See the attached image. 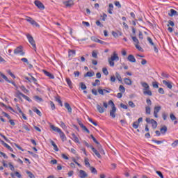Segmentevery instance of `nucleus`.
Wrapping results in <instances>:
<instances>
[{
  "mask_svg": "<svg viewBox=\"0 0 178 178\" xmlns=\"http://www.w3.org/2000/svg\"><path fill=\"white\" fill-rule=\"evenodd\" d=\"M92 152H94V154L96 155V156H97V158H99V159L102 158L101 154H105L104 149H102V147H101V145H99V152L94 147H92Z\"/></svg>",
  "mask_w": 178,
  "mask_h": 178,
  "instance_id": "2",
  "label": "nucleus"
},
{
  "mask_svg": "<svg viewBox=\"0 0 178 178\" xmlns=\"http://www.w3.org/2000/svg\"><path fill=\"white\" fill-rule=\"evenodd\" d=\"M139 125H140V123L136 121L133 123L132 126H133L134 129H138Z\"/></svg>",
  "mask_w": 178,
  "mask_h": 178,
  "instance_id": "48",
  "label": "nucleus"
},
{
  "mask_svg": "<svg viewBox=\"0 0 178 178\" xmlns=\"http://www.w3.org/2000/svg\"><path fill=\"white\" fill-rule=\"evenodd\" d=\"M156 173L161 178H164L163 177V174H162V172L161 171H156Z\"/></svg>",
  "mask_w": 178,
  "mask_h": 178,
  "instance_id": "64",
  "label": "nucleus"
},
{
  "mask_svg": "<svg viewBox=\"0 0 178 178\" xmlns=\"http://www.w3.org/2000/svg\"><path fill=\"white\" fill-rule=\"evenodd\" d=\"M2 115H3V116H5V118H7V119H10V115H9V114L5 113V111L2 112Z\"/></svg>",
  "mask_w": 178,
  "mask_h": 178,
  "instance_id": "63",
  "label": "nucleus"
},
{
  "mask_svg": "<svg viewBox=\"0 0 178 178\" xmlns=\"http://www.w3.org/2000/svg\"><path fill=\"white\" fill-rule=\"evenodd\" d=\"M145 113L146 115H151V107L149 106L145 107Z\"/></svg>",
  "mask_w": 178,
  "mask_h": 178,
  "instance_id": "36",
  "label": "nucleus"
},
{
  "mask_svg": "<svg viewBox=\"0 0 178 178\" xmlns=\"http://www.w3.org/2000/svg\"><path fill=\"white\" fill-rule=\"evenodd\" d=\"M56 101L58 102V104L60 105V106H63V104L62 103V100H60V97H56Z\"/></svg>",
  "mask_w": 178,
  "mask_h": 178,
  "instance_id": "46",
  "label": "nucleus"
},
{
  "mask_svg": "<svg viewBox=\"0 0 178 178\" xmlns=\"http://www.w3.org/2000/svg\"><path fill=\"white\" fill-rule=\"evenodd\" d=\"M68 55L69 56H74L76 55V50H69Z\"/></svg>",
  "mask_w": 178,
  "mask_h": 178,
  "instance_id": "42",
  "label": "nucleus"
},
{
  "mask_svg": "<svg viewBox=\"0 0 178 178\" xmlns=\"http://www.w3.org/2000/svg\"><path fill=\"white\" fill-rule=\"evenodd\" d=\"M87 176H88V175H87V172H86V171L81 170L79 171V177L81 178H86L87 177Z\"/></svg>",
  "mask_w": 178,
  "mask_h": 178,
  "instance_id": "19",
  "label": "nucleus"
},
{
  "mask_svg": "<svg viewBox=\"0 0 178 178\" xmlns=\"http://www.w3.org/2000/svg\"><path fill=\"white\" fill-rule=\"evenodd\" d=\"M0 143H1L2 145H3V147L7 148V149H8V151H10V152H13V149L9 145H8L6 143H5V141L1 140Z\"/></svg>",
  "mask_w": 178,
  "mask_h": 178,
  "instance_id": "10",
  "label": "nucleus"
},
{
  "mask_svg": "<svg viewBox=\"0 0 178 178\" xmlns=\"http://www.w3.org/2000/svg\"><path fill=\"white\" fill-rule=\"evenodd\" d=\"M146 103L147 104L148 106H151V105H152V101H151V99L149 98L146 99Z\"/></svg>",
  "mask_w": 178,
  "mask_h": 178,
  "instance_id": "55",
  "label": "nucleus"
},
{
  "mask_svg": "<svg viewBox=\"0 0 178 178\" xmlns=\"http://www.w3.org/2000/svg\"><path fill=\"white\" fill-rule=\"evenodd\" d=\"M177 11H176V10L174 9H171L170 10V13H168V16H170V17H173V16H177Z\"/></svg>",
  "mask_w": 178,
  "mask_h": 178,
  "instance_id": "15",
  "label": "nucleus"
},
{
  "mask_svg": "<svg viewBox=\"0 0 178 178\" xmlns=\"http://www.w3.org/2000/svg\"><path fill=\"white\" fill-rule=\"evenodd\" d=\"M83 144L84 145H86V147H87L88 148H94V146L88 144V143H87V141H83Z\"/></svg>",
  "mask_w": 178,
  "mask_h": 178,
  "instance_id": "52",
  "label": "nucleus"
},
{
  "mask_svg": "<svg viewBox=\"0 0 178 178\" xmlns=\"http://www.w3.org/2000/svg\"><path fill=\"white\" fill-rule=\"evenodd\" d=\"M143 94L144 95H149L151 97L152 95V92L149 89H147L143 91Z\"/></svg>",
  "mask_w": 178,
  "mask_h": 178,
  "instance_id": "33",
  "label": "nucleus"
},
{
  "mask_svg": "<svg viewBox=\"0 0 178 178\" xmlns=\"http://www.w3.org/2000/svg\"><path fill=\"white\" fill-rule=\"evenodd\" d=\"M90 138H92V140H93L94 143L95 144H97V145H99V142L97 140V139L95 138V137H94V135H90Z\"/></svg>",
  "mask_w": 178,
  "mask_h": 178,
  "instance_id": "44",
  "label": "nucleus"
},
{
  "mask_svg": "<svg viewBox=\"0 0 178 178\" xmlns=\"http://www.w3.org/2000/svg\"><path fill=\"white\" fill-rule=\"evenodd\" d=\"M34 99L37 101V102H42L43 99L42 98L38 97V96H35L33 97Z\"/></svg>",
  "mask_w": 178,
  "mask_h": 178,
  "instance_id": "45",
  "label": "nucleus"
},
{
  "mask_svg": "<svg viewBox=\"0 0 178 178\" xmlns=\"http://www.w3.org/2000/svg\"><path fill=\"white\" fill-rule=\"evenodd\" d=\"M129 105L131 106V108H136V104H134V102L132 101L129 102Z\"/></svg>",
  "mask_w": 178,
  "mask_h": 178,
  "instance_id": "62",
  "label": "nucleus"
},
{
  "mask_svg": "<svg viewBox=\"0 0 178 178\" xmlns=\"http://www.w3.org/2000/svg\"><path fill=\"white\" fill-rule=\"evenodd\" d=\"M101 85V81H99V79H96L95 81V83H92V86H93V87H97V86H100Z\"/></svg>",
  "mask_w": 178,
  "mask_h": 178,
  "instance_id": "35",
  "label": "nucleus"
},
{
  "mask_svg": "<svg viewBox=\"0 0 178 178\" xmlns=\"http://www.w3.org/2000/svg\"><path fill=\"white\" fill-rule=\"evenodd\" d=\"M102 72L105 76H108V74H109V72H108V69L106 67H103Z\"/></svg>",
  "mask_w": 178,
  "mask_h": 178,
  "instance_id": "49",
  "label": "nucleus"
},
{
  "mask_svg": "<svg viewBox=\"0 0 178 178\" xmlns=\"http://www.w3.org/2000/svg\"><path fill=\"white\" fill-rule=\"evenodd\" d=\"M114 5L115 6H117V8H118L119 9H120V8H122V5L120 4V2H119V1H115Z\"/></svg>",
  "mask_w": 178,
  "mask_h": 178,
  "instance_id": "54",
  "label": "nucleus"
},
{
  "mask_svg": "<svg viewBox=\"0 0 178 178\" xmlns=\"http://www.w3.org/2000/svg\"><path fill=\"white\" fill-rule=\"evenodd\" d=\"M160 131L161 134H165L166 132L168 131V127L166 126H163L160 129Z\"/></svg>",
  "mask_w": 178,
  "mask_h": 178,
  "instance_id": "27",
  "label": "nucleus"
},
{
  "mask_svg": "<svg viewBox=\"0 0 178 178\" xmlns=\"http://www.w3.org/2000/svg\"><path fill=\"white\" fill-rule=\"evenodd\" d=\"M131 39L134 42V44L136 48V49H138V51H143V48L139 45L140 44V41L138 40V39L137 38V37L136 36H132L131 35Z\"/></svg>",
  "mask_w": 178,
  "mask_h": 178,
  "instance_id": "3",
  "label": "nucleus"
},
{
  "mask_svg": "<svg viewBox=\"0 0 178 178\" xmlns=\"http://www.w3.org/2000/svg\"><path fill=\"white\" fill-rule=\"evenodd\" d=\"M67 84L69 86L70 88H73V83L70 78H66Z\"/></svg>",
  "mask_w": 178,
  "mask_h": 178,
  "instance_id": "31",
  "label": "nucleus"
},
{
  "mask_svg": "<svg viewBox=\"0 0 178 178\" xmlns=\"http://www.w3.org/2000/svg\"><path fill=\"white\" fill-rule=\"evenodd\" d=\"M63 5L67 8H70V6H73L74 5V2L73 0H68L67 1H64Z\"/></svg>",
  "mask_w": 178,
  "mask_h": 178,
  "instance_id": "11",
  "label": "nucleus"
},
{
  "mask_svg": "<svg viewBox=\"0 0 178 178\" xmlns=\"http://www.w3.org/2000/svg\"><path fill=\"white\" fill-rule=\"evenodd\" d=\"M113 11V3H109L108 4V12L110 15H112Z\"/></svg>",
  "mask_w": 178,
  "mask_h": 178,
  "instance_id": "29",
  "label": "nucleus"
},
{
  "mask_svg": "<svg viewBox=\"0 0 178 178\" xmlns=\"http://www.w3.org/2000/svg\"><path fill=\"white\" fill-rule=\"evenodd\" d=\"M91 40L92 41H94L95 42H99V39H98L97 37L95 36H92L91 37Z\"/></svg>",
  "mask_w": 178,
  "mask_h": 178,
  "instance_id": "57",
  "label": "nucleus"
},
{
  "mask_svg": "<svg viewBox=\"0 0 178 178\" xmlns=\"http://www.w3.org/2000/svg\"><path fill=\"white\" fill-rule=\"evenodd\" d=\"M170 118L171 119V120H176V119H177V118H176L175 115H173V113H170Z\"/></svg>",
  "mask_w": 178,
  "mask_h": 178,
  "instance_id": "60",
  "label": "nucleus"
},
{
  "mask_svg": "<svg viewBox=\"0 0 178 178\" xmlns=\"http://www.w3.org/2000/svg\"><path fill=\"white\" fill-rule=\"evenodd\" d=\"M82 128V129L83 130V131H86V133H88V134H90V130H88L87 129V127H86L85 125H81V127Z\"/></svg>",
  "mask_w": 178,
  "mask_h": 178,
  "instance_id": "51",
  "label": "nucleus"
},
{
  "mask_svg": "<svg viewBox=\"0 0 178 178\" xmlns=\"http://www.w3.org/2000/svg\"><path fill=\"white\" fill-rule=\"evenodd\" d=\"M80 86H81V90H87V86H86V84H84V83L81 82Z\"/></svg>",
  "mask_w": 178,
  "mask_h": 178,
  "instance_id": "53",
  "label": "nucleus"
},
{
  "mask_svg": "<svg viewBox=\"0 0 178 178\" xmlns=\"http://www.w3.org/2000/svg\"><path fill=\"white\" fill-rule=\"evenodd\" d=\"M96 108L99 113H104L105 112V108L99 104H97Z\"/></svg>",
  "mask_w": 178,
  "mask_h": 178,
  "instance_id": "20",
  "label": "nucleus"
},
{
  "mask_svg": "<svg viewBox=\"0 0 178 178\" xmlns=\"http://www.w3.org/2000/svg\"><path fill=\"white\" fill-rule=\"evenodd\" d=\"M118 60H119V56H118L116 51H114L111 57L108 58V63L110 66L113 67V66H115V62H118Z\"/></svg>",
  "mask_w": 178,
  "mask_h": 178,
  "instance_id": "1",
  "label": "nucleus"
},
{
  "mask_svg": "<svg viewBox=\"0 0 178 178\" xmlns=\"http://www.w3.org/2000/svg\"><path fill=\"white\" fill-rule=\"evenodd\" d=\"M60 138H61L62 141H66V135H65V133L61 131V132L59 133Z\"/></svg>",
  "mask_w": 178,
  "mask_h": 178,
  "instance_id": "28",
  "label": "nucleus"
},
{
  "mask_svg": "<svg viewBox=\"0 0 178 178\" xmlns=\"http://www.w3.org/2000/svg\"><path fill=\"white\" fill-rule=\"evenodd\" d=\"M95 76V73L92 72H88L86 74H84V77H92Z\"/></svg>",
  "mask_w": 178,
  "mask_h": 178,
  "instance_id": "26",
  "label": "nucleus"
},
{
  "mask_svg": "<svg viewBox=\"0 0 178 178\" xmlns=\"http://www.w3.org/2000/svg\"><path fill=\"white\" fill-rule=\"evenodd\" d=\"M115 77L117 80H118V81H120V83H123V79H122V76H120V74H119V72L115 73Z\"/></svg>",
  "mask_w": 178,
  "mask_h": 178,
  "instance_id": "30",
  "label": "nucleus"
},
{
  "mask_svg": "<svg viewBox=\"0 0 178 178\" xmlns=\"http://www.w3.org/2000/svg\"><path fill=\"white\" fill-rule=\"evenodd\" d=\"M140 84L142 87H143V91L149 90V85H148V83H147L146 82H140Z\"/></svg>",
  "mask_w": 178,
  "mask_h": 178,
  "instance_id": "18",
  "label": "nucleus"
},
{
  "mask_svg": "<svg viewBox=\"0 0 178 178\" xmlns=\"http://www.w3.org/2000/svg\"><path fill=\"white\" fill-rule=\"evenodd\" d=\"M25 20L26 22H28V23H30L32 26H33L35 27H40V24H38V23H37V22H35L34 19H33V18H31L30 17H26Z\"/></svg>",
  "mask_w": 178,
  "mask_h": 178,
  "instance_id": "5",
  "label": "nucleus"
},
{
  "mask_svg": "<svg viewBox=\"0 0 178 178\" xmlns=\"http://www.w3.org/2000/svg\"><path fill=\"white\" fill-rule=\"evenodd\" d=\"M23 95H24V94L22 93V92H20V90L17 91V92H16L17 98H19L20 99H21L20 97H23Z\"/></svg>",
  "mask_w": 178,
  "mask_h": 178,
  "instance_id": "41",
  "label": "nucleus"
},
{
  "mask_svg": "<svg viewBox=\"0 0 178 178\" xmlns=\"http://www.w3.org/2000/svg\"><path fill=\"white\" fill-rule=\"evenodd\" d=\"M119 91H120V92H122V94H124L126 88H124V86H123V85H120L119 86Z\"/></svg>",
  "mask_w": 178,
  "mask_h": 178,
  "instance_id": "37",
  "label": "nucleus"
},
{
  "mask_svg": "<svg viewBox=\"0 0 178 178\" xmlns=\"http://www.w3.org/2000/svg\"><path fill=\"white\" fill-rule=\"evenodd\" d=\"M163 84H164V86H166V87H168V88H170V90H172L173 87L172 86V82L166 81L165 80L163 81Z\"/></svg>",
  "mask_w": 178,
  "mask_h": 178,
  "instance_id": "17",
  "label": "nucleus"
},
{
  "mask_svg": "<svg viewBox=\"0 0 178 178\" xmlns=\"http://www.w3.org/2000/svg\"><path fill=\"white\" fill-rule=\"evenodd\" d=\"M19 88H20V90H22V91H23V92H24L25 94H27V92H29V90H27L24 86H20Z\"/></svg>",
  "mask_w": 178,
  "mask_h": 178,
  "instance_id": "43",
  "label": "nucleus"
},
{
  "mask_svg": "<svg viewBox=\"0 0 178 178\" xmlns=\"http://www.w3.org/2000/svg\"><path fill=\"white\" fill-rule=\"evenodd\" d=\"M50 106L52 111H55V104H54V102H50Z\"/></svg>",
  "mask_w": 178,
  "mask_h": 178,
  "instance_id": "61",
  "label": "nucleus"
},
{
  "mask_svg": "<svg viewBox=\"0 0 178 178\" xmlns=\"http://www.w3.org/2000/svg\"><path fill=\"white\" fill-rule=\"evenodd\" d=\"M22 97L26 101H28V102H31V99L27 95H24Z\"/></svg>",
  "mask_w": 178,
  "mask_h": 178,
  "instance_id": "59",
  "label": "nucleus"
},
{
  "mask_svg": "<svg viewBox=\"0 0 178 178\" xmlns=\"http://www.w3.org/2000/svg\"><path fill=\"white\" fill-rule=\"evenodd\" d=\"M50 127L51 129H53L54 131H56V133L60 134L62 131V129L58 127H56L55 125H51Z\"/></svg>",
  "mask_w": 178,
  "mask_h": 178,
  "instance_id": "16",
  "label": "nucleus"
},
{
  "mask_svg": "<svg viewBox=\"0 0 178 178\" xmlns=\"http://www.w3.org/2000/svg\"><path fill=\"white\" fill-rule=\"evenodd\" d=\"M26 175H28L29 177L30 178H35V177L34 176V174L29 170L26 171Z\"/></svg>",
  "mask_w": 178,
  "mask_h": 178,
  "instance_id": "40",
  "label": "nucleus"
},
{
  "mask_svg": "<svg viewBox=\"0 0 178 178\" xmlns=\"http://www.w3.org/2000/svg\"><path fill=\"white\" fill-rule=\"evenodd\" d=\"M65 108L68 111V113H72V107L70 106V104L69 103L65 102L64 104Z\"/></svg>",
  "mask_w": 178,
  "mask_h": 178,
  "instance_id": "23",
  "label": "nucleus"
},
{
  "mask_svg": "<svg viewBox=\"0 0 178 178\" xmlns=\"http://www.w3.org/2000/svg\"><path fill=\"white\" fill-rule=\"evenodd\" d=\"M72 136L73 141H74V143L80 144V140H79V138L77 137V136H76L75 134H72Z\"/></svg>",
  "mask_w": 178,
  "mask_h": 178,
  "instance_id": "24",
  "label": "nucleus"
},
{
  "mask_svg": "<svg viewBox=\"0 0 178 178\" xmlns=\"http://www.w3.org/2000/svg\"><path fill=\"white\" fill-rule=\"evenodd\" d=\"M0 76L6 81H8V83H11V84H13V86H14L15 87H16V83L15 82H11L10 81H9V79H8V76H6L5 74H2V72H0Z\"/></svg>",
  "mask_w": 178,
  "mask_h": 178,
  "instance_id": "12",
  "label": "nucleus"
},
{
  "mask_svg": "<svg viewBox=\"0 0 178 178\" xmlns=\"http://www.w3.org/2000/svg\"><path fill=\"white\" fill-rule=\"evenodd\" d=\"M22 127H23V129L26 130V131H30V130H31L30 125H27V124H26L24 123L22 124Z\"/></svg>",
  "mask_w": 178,
  "mask_h": 178,
  "instance_id": "38",
  "label": "nucleus"
},
{
  "mask_svg": "<svg viewBox=\"0 0 178 178\" xmlns=\"http://www.w3.org/2000/svg\"><path fill=\"white\" fill-rule=\"evenodd\" d=\"M14 54L15 55H21V56H24V52L23 51V47L22 46L17 47L14 50Z\"/></svg>",
  "mask_w": 178,
  "mask_h": 178,
  "instance_id": "6",
  "label": "nucleus"
},
{
  "mask_svg": "<svg viewBox=\"0 0 178 178\" xmlns=\"http://www.w3.org/2000/svg\"><path fill=\"white\" fill-rule=\"evenodd\" d=\"M146 122L147 123H150L153 129H156V127H158V122H156V121H155V120L154 119L147 118H146Z\"/></svg>",
  "mask_w": 178,
  "mask_h": 178,
  "instance_id": "7",
  "label": "nucleus"
},
{
  "mask_svg": "<svg viewBox=\"0 0 178 178\" xmlns=\"http://www.w3.org/2000/svg\"><path fill=\"white\" fill-rule=\"evenodd\" d=\"M50 143L51 145L54 147V151H57V152L59 151V148H58V145H56V144L54 140H51Z\"/></svg>",
  "mask_w": 178,
  "mask_h": 178,
  "instance_id": "32",
  "label": "nucleus"
},
{
  "mask_svg": "<svg viewBox=\"0 0 178 178\" xmlns=\"http://www.w3.org/2000/svg\"><path fill=\"white\" fill-rule=\"evenodd\" d=\"M127 59L129 62H131L132 63H136V58L132 54L129 55Z\"/></svg>",
  "mask_w": 178,
  "mask_h": 178,
  "instance_id": "21",
  "label": "nucleus"
},
{
  "mask_svg": "<svg viewBox=\"0 0 178 178\" xmlns=\"http://www.w3.org/2000/svg\"><path fill=\"white\" fill-rule=\"evenodd\" d=\"M178 145V140H175L172 144L171 146L172 148H176V147Z\"/></svg>",
  "mask_w": 178,
  "mask_h": 178,
  "instance_id": "50",
  "label": "nucleus"
},
{
  "mask_svg": "<svg viewBox=\"0 0 178 178\" xmlns=\"http://www.w3.org/2000/svg\"><path fill=\"white\" fill-rule=\"evenodd\" d=\"M33 111L35 112V113H37V115H38V116H41V111H40V110H38V108H35L33 109Z\"/></svg>",
  "mask_w": 178,
  "mask_h": 178,
  "instance_id": "47",
  "label": "nucleus"
},
{
  "mask_svg": "<svg viewBox=\"0 0 178 178\" xmlns=\"http://www.w3.org/2000/svg\"><path fill=\"white\" fill-rule=\"evenodd\" d=\"M43 73L44 74H45V76H47L48 78L54 79H55V76H54V74H51L49 72L43 70Z\"/></svg>",
  "mask_w": 178,
  "mask_h": 178,
  "instance_id": "14",
  "label": "nucleus"
},
{
  "mask_svg": "<svg viewBox=\"0 0 178 178\" xmlns=\"http://www.w3.org/2000/svg\"><path fill=\"white\" fill-rule=\"evenodd\" d=\"M161 109H162V107L161 106H154V118H158V113H159Z\"/></svg>",
  "mask_w": 178,
  "mask_h": 178,
  "instance_id": "9",
  "label": "nucleus"
},
{
  "mask_svg": "<svg viewBox=\"0 0 178 178\" xmlns=\"http://www.w3.org/2000/svg\"><path fill=\"white\" fill-rule=\"evenodd\" d=\"M97 91H98L99 94H100V95H104V89L99 88Z\"/></svg>",
  "mask_w": 178,
  "mask_h": 178,
  "instance_id": "56",
  "label": "nucleus"
},
{
  "mask_svg": "<svg viewBox=\"0 0 178 178\" xmlns=\"http://www.w3.org/2000/svg\"><path fill=\"white\" fill-rule=\"evenodd\" d=\"M85 165L87 166V168H90L91 165L90 164V161L88 160V158L86 157L84 159Z\"/></svg>",
  "mask_w": 178,
  "mask_h": 178,
  "instance_id": "34",
  "label": "nucleus"
},
{
  "mask_svg": "<svg viewBox=\"0 0 178 178\" xmlns=\"http://www.w3.org/2000/svg\"><path fill=\"white\" fill-rule=\"evenodd\" d=\"M147 41L150 44V45H155V44H154V42H152V39L149 37H147Z\"/></svg>",
  "mask_w": 178,
  "mask_h": 178,
  "instance_id": "58",
  "label": "nucleus"
},
{
  "mask_svg": "<svg viewBox=\"0 0 178 178\" xmlns=\"http://www.w3.org/2000/svg\"><path fill=\"white\" fill-rule=\"evenodd\" d=\"M90 168V170L91 172V173H94L95 175H97L98 171L97 170V169H95V168L94 167H89Z\"/></svg>",
  "mask_w": 178,
  "mask_h": 178,
  "instance_id": "39",
  "label": "nucleus"
},
{
  "mask_svg": "<svg viewBox=\"0 0 178 178\" xmlns=\"http://www.w3.org/2000/svg\"><path fill=\"white\" fill-rule=\"evenodd\" d=\"M10 176L11 177H15V176H16L18 178H22V175L17 171H16L15 173H10Z\"/></svg>",
  "mask_w": 178,
  "mask_h": 178,
  "instance_id": "25",
  "label": "nucleus"
},
{
  "mask_svg": "<svg viewBox=\"0 0 178 178\" xmlns=\"http://www.w3.org/2000/svg\"><path fill=\"white\" fill-rule=\"evenodd\" d=\"M124 83L127 86H131V84H133V81H131V79H130L129 78H124Z\"/></svg>",
  "mask_w": 178,
  "mask_h": 178,
  "instance_id": "22",
  "label": "nucleus"
},
{
  "mask_svg": "<svg viewBox=\"0 0 178 178\" xmlns=\"http://www.w3.org/2000/svg\"><path fill=\"white\" fill-rule=\"evenodd\" d=\"M26 37L28 38L29 43L31 44V45H32L34 51H37V46H35V41H34V38H33V36H31V35L30 34H27Z\"/></svg>",
  "mask_w": 178,
  "mask_h": 178,
  "instance_id": "4",
  "label": "nucleus"
},
{
  "mask_svg": "<svg viewBox=\"0 0 178 178\" xmlns=\"http://www.w3.org/2000/svg\"><path fill=\"white\" fill-rule=\"evenodd\" d=\"M116 107L115 106H113L112 107V110L110 111V116H111V118H113V119H115V118H116Z\"/></svg>",
  "mask_w": 178,
  "mask_h": 178,
  "instance_id": "13",
  "label": "nucleus"
},
{
  "mask_svg": "<svg viewBox=\"0 0 178 178\" xmlns=\"http://www.w3.org/2000/svg\"><path fill=\"white\" fill-rule=\"evenodd\" d=\"M35 5L40 10H44V9H45V6H44V4L42 3H41V1H37V0L35 1Z\"/></svg>",
  "mask_w": 178,
  "mask_h": 178,
  "instance_id": "8",
  "label": "nucleus"
}]
</instances>
